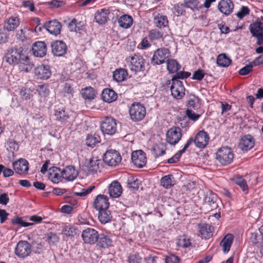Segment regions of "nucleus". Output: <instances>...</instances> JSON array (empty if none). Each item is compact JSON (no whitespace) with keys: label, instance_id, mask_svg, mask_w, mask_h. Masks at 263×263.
<instances>
[{"label":"nucleus","instance_id":"1","mask_svg":"<svg viewBox=\"0 0 263 263\" xmlns=\"http://www.w3.org/2000/svg\"><path fill=\"white\" fill-rule=\"evenodd\" d=\"M4 59L10 65L16 64L21 61L27 62L28 56L24 54L22 48H11L6 51Z\"/></svg>","mask_w":263,"mask_h":263},{"label":"nucleus","instance_id":"2","mask_svg":"<svg viewBox=\"0 0 263 263\" xmlns=\"http://www.w3.org/2000/svg\"><path fill=\"white\" fill-rule=\"evenodd\" d=\"M125 61L129 69L135 73L143 71L144 69L145 61L140 55H130L126 58Z\"/></svg>","mask_w":263,"mask_h":263},{"label":"nucleus","instance_id":"3","mask_svg":"<svg viewBox=\"0 0 263 263\" xmlns=\"http://www.w3.org/2000/svg\"><path fill=\"white\" fill-rule=\"evenodd\" d=\"M234 159V153L229 147H222L216 153V159L222 165L230 164Z\"/></svg>","mask_w":263,"mask_h":263},{"label":"nucleus","instance_id":"4","mask_svg":"<svg viewBox=\"0 0 263 263\" xmlns=\"http://www.w3.org/2000/svg\"><path fill=\"white\" fill-rule=\"evenodd\" d=\"M171 56L170 51L167 48L165 47L158 48L154 52L151 63L153 65H161L166 63Z\"/></svg>","mask_w":263,"mask_h":263},{"label":"nucleus","instance_id":"5","mask_svg":"<svg viewBox=\"0 0 263 263\" xmlns=\"http://www.w3.org/2000/svg\"><path fill=\"white\" fill-rule=\"evenodd\" d=\"M167 84H171V94L175 99L180 100L184 96L185 89L182 81L171 79L167 81Z\"/></svg>","mask_w":263,"mask_h":263},{"label":"nucleus","instance_id":"6","mask_svg":"<svg viewBox=\"0 0 263 263\" xmlns=\"http://www.w3.org/2000/svg\"><path fill=\"white\" fill-rule=\"evenodd\" d=\"M100 128L103 134L113 135L117 130L116 121L112 117H106L102 120Z\"/></svg>","mask_w":263,"mask_h":263},{"label":"nucleus","instance_id":"7","mask_svg":"<svg viewBox=\"0 0 263 263\" xmlns=\"http://www.w3.org/2000/svg\"><path fill=\"white\" fill-rule=\"evenodd\" d=\"M130 119L135 122L142 120L145 116V107L140 103H133L129 109Z\"/></svg>","mask_w":263,"mask_h":263},{"label":"nucleus","instance_id":"8","mask_svg":"<svg viewBox=\"0 0 263 263\" xmlns=\"http://www.w3.org/2000/svg\"><path fill=\"white\" fill-rule=\"evenodd\" d=\"M121 160L122 157L120 153L115 149L108 150L104 154L103 161L108 166H116Z\"/></svg>","mask_w":263,"mask_h":263},{"label":"nucleus","instance_id":"9","mask_svg":"<svg viewBox=\"0 0 263 263\" xmlns=\"http://www.w3.org/2000/svg\"><path fill=\"white\" fill-rule=\"evenodd\" d=\"M32 251L30 244L25 240H20L15 248V255L21 258H24L30 255Z\"/></svg>","mask_w":263,"mask_h":263},{"label":"nucleus","instance_id":"10","mask_svg":"<svg viewBox=\"0 0 263 263\" xmlns=\"http://www.w3.org/2000/svg\"><path fill=\"white\" fill-rule=\"evenodd\" d=\"M81 236L85 243L94 244L97 241L99 234L95 229L89 228L82 231Z\"/></svg>","mask_w":263,"mask_h":263},{"label":"nucleus","instance_id":"11","mask_svg":"<svg viewBox=\"0 0 263 263\" xmlns=\"http://www.w3.org/2000/svg\"><path fill=\"white\" fill-rule=\"evenodd\" d=\"M132 162L137 167H143L146 163L145 154L141 150H138L132 153L131 156Z\"/></svg>","mask_w":263,"mask_h":263},{"label":"nucleus","instance_id":"12","mask_svg":"<svg viewBox=\"0 0 263 263\" xmlns=\"http://www.w3.org/2000/svg\"><path fill=\"white\" fill-rule=\"evenodd\" d=\"M193 140L197 147L201 149L204 148L208 144L209 136L206 132L201 130L196 135Z\"/></svg>","mask_w":263,"mask_h":263},{"label":"nucleus","instance_id":"13","mask_svg":"<svg viewBox=\"0 0 263 263\" xmlns=\"http://www.w3.org/2000/svg\"><path fill=\"white\" fill-rule=\"evenodd\" d=\"M34 74L39 79L47 80L51 75L50 66L47 65H40L34 68Z\"/></svg>","mask_w":263,"mask_h":263},{"label":"nucleus","instance_id":"14","mask_svg":"<svg viewBox=\"0 0 263 263\" xmlns=\"http://www.w3.org/2000/svg\"><path fill=\"white\" fill-rule=\"evenodd\" d=\"M182 136L181 129L177 128H171L166 133V141L172 145H175L180 140Z\"/></svg>","mask_w":263,"mask_h":263},{"label":"nucleus","instance_id":"15","mask_svg":"<svg viewBox=\"0 0 263 263\" xmlns=\"http://www.w3.org/2000/svg\"><path fill=\"white\" fill-rule=\"evenodd\" d=\"M255 144V139L250 135L243 136L240 139L239 148L243 151L247 152L252 149Z\"/></svg>","mask_w":263,"mask_h":263},{"label":"nucleus","instance_id":"16","mask_svg":"<svg viewBox=\"0 0 263 263\" xmlns=\"http://www.w3.org/2000/svg\"><path fill=\"white\" fill-rule=\"evenodd\" d=\"M51 51L53 54L57 57L64 55L67 49L66 44L62 41H55L52 43Z\"/></svg>","mask_w":263,"mask_h":263},{"label":"nucleus","instance_id":"17","mask_svg":"<svg viewBox=\"0 0 263 263\" xmlns=\"http://www.w3.org/2000/svg\"><path fill=\"white\" fill-rule=\"evenodd\" d=\"M32 51L34 56L42 58L47 53V47L43 41H37L33 44Z\"/></svg>","mask_w":263,"mask_h":263},{"label":"nucleus","instance_id":"18","mask_svg":"<svg viewBox=\"0 0 263 263\" xmlns=\"http://www.w3.org/2000/svg\"><path fill=\"white\" fill-rule=\"evenodd\" d=\"M102 165V162L101 160L92 157L89 159L86 167L89 174H94L100 172Z\"/></svg>","mask_w":263,"mask_h":263},{"label":"nucleus","instance_id":"19","mask_svg":"<svg viewBox=\"0 0 263 263\" xmlns=\"http://www.w3.org/2000/svg\"><path fill=\"white\" fill-rule=\"evenodd\" d=\"M48 178L54 183H58L63 179L62 170L57 167H50L48 171Z\"/></svg>","mask_w":263,"mask_h":263},{"label":"nucleus","instance_id":"20","mask_svg":"<svg viewBox=\"0 0 263 263\" xmlns=\"http://www.w3.org/2000/svg\"><path fill=\"white\" fill-rule=\"evenodd\" d=\"M63 179L68 181L74 180L78 175V172L72 166H67L62 170Z\"/></svg>","mask_w":263,"mask_h":263},{"label":"nucleus","instance_id":"21","mask_svg":"<svg viewBox=\"0 0 263 263\" xmlns=\"http://www.w3.org/2000/svg\"><path fill=\"white\" fill-rule=\"evenodd\" d=\"M218 9L225 14L228 15L233 11L234 4L231 0H221L218 4Z\"/></svg>","mask_w":263,"mask_h":263},{"label":"nucleus","instance_id":"22","mask_svg":"<svg viewBox=\"0 0 263 263\" xmlns=\"http://www.w3.org/2000/svg\"><path fill=\"white\" fill-rule=\"evenodd\" d=\"M29 163L24 159H20L13 164V166L15 172L18 174H26L29 169Z\"/></svg>","mask_w":263,"mask_h":263},{"label":"nucleus","instance_id":"23","mask_svg":"<svg viewBox=\"0 0 263 263\" xmlns=\"http://www.w3.org/2000/svg\"><path fill=\"white\" fill-rule=\"evenodd\" d=\"M109 205L107 196L99 195L94 201L93 206L97 210L108 209Z\"/></svg>","mask_w":263,"mask_h":263},{"label":"nucleus","instance_id":"24","mask_svg":"<svg viewBox=\"0 0 263 263\" xmlns=\"http://www.w3.org/2000/svg\"><path fill=\"white\" fill-rule=\"evenodd\" d=\"M44 26L50 34L54 35L59 34L62 28L61 23L56 20L46 22Z\"/></svg>","mask_w":263,"mask_h":263},{"label":"nucleus","instance_id":"25","mask_svg":"<svg viewBox=\"0 0 263 263\" xmlns=\"http://www.w3.org/2000/svg\"><path fill=\"white\" fill-rule=\"evenodd\" d=\"M108 193L113 198H118L122 193V188L118 181H112L108 187Z\"/></svg>","mask_w":263,"mask_h":263},{"label":"nucleus","instance_id":"26","mask_svg":"<svg viewBox=\"0 0 263 263\" xmlns=\"http://www.w3.org/2000/svg\"><path fill=\"white\" fill-rule=\"evenodd\" d=\"M98 246L101 248H107L112 245V240L109 235L106 233H101L97 240Z\"/></svg>","mask_w":263,"mask_h":263},{"label":"nucleus","instance_id":"27","mask_svg":"<svg viewBox=\"0 0 263 263\" xmlns=\"http://www.w3.org/2000/svg\"><path fill=\"white\" fill-rule=\"evenodd\" d=\"M234 239V236L231 234H227L222 238L220 245L222 247V251L224 253H228L230 250Z\"/></svg>","mask_w":263,"mask_h":263},{"label":"nucleus","instance_id":"28","mask_svg":"<svg viewBox=\"0 0 263 263\" xmlns=\"http://www.w3.org/2000/svg\"><path fill=\"white\" fill-rule=\"evenodd\" d=\"M102 98L104 101L107 103H111L117 98V94L111 89H104L102 93Z\"/></svg>","mask_w":263,"mask_h":263},{"label":"nucleus","instance_id":"29","mask_svg":"<svg viewBox=\"0 0 263 263\" xmlns=\"http://www.w3.org/2000/svg\"><path fill=\"white\" fill-rule=\"evenodd\" d=\"M68 28L71 32H76L81 33L84 30V25L81 21H78L73 18L68 25Z\"/></svg>","mask_w":263,"mask_h":263},{"label":"nucleus","instance_id":"30","mask_svg":"<svg viewBox=\"0 0 263 263\" xmlns=\"http://www.w3.org/2000/svg\"><path fill=\"white\" fill-rule=\"evenodd\" d=\"M20 24L19 19L17 17H11L4 22V28L8 31L16 29Z\"/></svg>","mask_w":263,"mask_h":263},{"label":"nucleus","instance_id":"31","mask_svg":"<svg viewBox=\"0 0 263 263\" xmlns=\"http://www.w3.org/2000/svg\"><path fill=\"white\" fill-rule=\"evenodd\" d=\"M216 200L217 196L215 194L211 192L206 193L204 197V202L211 206V210L216 209L217 208L218 205Z\"/></svg>","mask_w":263,"mask_h":263},{"label":"nucleus","instance_id":"32","mask_svg":"<svg viewBox=\"0 0 263 263\" xmlns=\"http://www.w3.org/2000/svg\"><path fill=\"white\" fill-rule=\"evenodd\" d=\"M198 229L201 237L203 238H209L212 236V228L208 224H199Z\"/></svg>","mask_w":263,"mask_h":263},{"label":"nucleus","instance_id":"33","mask_svg":"<svg viewBox=\"0 0 263 263\" xmlns=\"http://www.w3.org/2000/svg\"><path fill=\"white\" fill-rule=\"evenodd\" d=\"M128 73L126 69L122 68L116 69L113 72V79L117 82L124 81L127 77Z\"/></svg>","mask_w":263,"mask_h":263},{"label":"nucleus","instance_id":"34","mask_svg":"<svg viewBox=\"0 0 263 263\" xmlns=\"http://www.w3.org/2000/svg\"><path fill=\"white\" fill-rule=\"evenodd\" d=\"M118 23L121 27L127 29L131 27L133 23V20L131 16L124 14L118 19Z\"/></svg>","mask_w":263,"mask_h":263},{"label":"nucleus","instance_id":"35","mask_svg":"<svg viewBox=\"0 0 263 263\" xmlns=\"http://www.w3.org/2000/svg\"><path fill=\"white\" fill-rule=\"evenodd\" d=\"M98 219L102 224H105L111 221L112 216L108 209L98 210Z\"/></svg>","mask_w":263,"mask_h":263},{"label":"nucleus","instance_id":"36","mask_svg":"<svg viewBox=\"0 0 263 263\" xmlns=\"http://www.w3.org/2000/svg\"><path fill=\"white\" fill-rule=\"evenodd\" d=\"M161 184L165 189H170L175 184L174 177L172 174L164 176L161 179Z\"/></svg>","mask_w":263,"mask_h":263},{"label":"nucleus","instance_id":"37","mask_svg":"<svg viewBox=\"0 0 263 263\" xmlns=\"http://www.w3.org/2000/svg\"><path fill=\"white\" fill-rule=\"evenodd\" d=\"M54 116L57 120L61 122H65L69 119V116L64 108L55 109Z\"/></svg>","mask_w":263,"mask_h":263},{"label":"nucleus","instance_id":"38","mask_svg":"<svg viewBox=\"0 0 263 263\" xmlns=\"http://www.w3.org/2000/svg\"><path fill=\"white\" fill-rule=\"evenodd\" d=\"M166 63H167V70L170 73H175L181 68V65L175 59L170 58Z\"/></svg>","mask_w":263,"mask_h":263},{"label":"nucleus","instance_id":"39","mask_svg":"<svg viewBox=\"0 0 263 263\" xmlns=\"http://www.w3.org/2000/svg\"><path fill=\"white\" fill-rule=\"evenodd\" d=\"M108 14V10L102 9L96 13L95 19L97 23L102 24L107 22Z\"/></svg>","mask_w":263,"mask_h":263},{"label":"nucleus","instance_id":"40","mask_svg":"<svg viewBox=\"0 0 263 263\" xmlns=\"http://www.w3.org/2000/svg\"><path fill=\"white\" fill-rule=\"evenodd\" d=\"M231 59L227 57L225 53L218 55L216 60L217 65L222 67H228L231 64Z\"/></svg>","mask_w":263,"mask_h":263},{"label":"nucleus","instance_id":"41","mask_svg":"<svg viewBox=\"0 0 263 263\" xmlns=\"http://www.w3.org/2000/svg\"><path fill=\"white\" fill-rule=\"evenodd\" d=\"M249 29L252 36H255L263 32V26L261 22H256L250 25Z\"/></svg>","mask_w":263,"mask_h":263},{"label":"nucleus","instance_id":"42","mask_svg":"<svg viewBox=\"0 0 263 263\" xmlns=\"http://www.w3.org/2000/svg\"><path fill=\"white\" fill-rule=\"evenodd\" d=\"M86 144L90 147H93L97 143L100 142V137L98 134H88L85 140Z\"/></svg>","mask_w":263,"mask_h":263},{"label":"nucleus","instance_id":"43","mask_svg":"<svg viewBox=\"0 0 263 263\" xmlns=\"http://www.w3.org/2000/svg\"><path fill=\"white\" fill-rule=\"evenodd\" d=\"M78 230L73 226H66L62 229V232L67 237H73L77 234Z\"/></svg>","mask_w":263,"mask_h":263},{"label":"nucleus","instance_id":"44","mask_svg":"<svg viewBox=\"0 0 263 263\" xmlns=\"http://www.w3.org/2000/svg\"><path fill=\"white\" fill-rule=\"evenodd\" d=\"M81 95L85 100H92L95 97V91L91 87L82 90Z\"/></svg>","mask_w":263,"mask_h":263},{"label":"nucleus","instance_id":"45","mask_svg":"<svg viewBox=\"0 0 263 263\" xmlns=\"http://www.w3.org/2000/svg\"><path fill=\"white\" fill-rule=\"evenodd\" d=\"M177 246L180 248H186L191 246V239L186 235L179 237L177 242Z\"/></svg>","mask_w":263,"mask_h":263},{"label":"nucleus","instance_id":"46","mask_svg":"<svg viewBox=\"0 0 263 263\" xmlns=\"http://www.w3.org/2000/svg\"><path fill=\"white\" fill-rule=\"evenodd\" d=\"M33 90L27 86L23 87L20 90V95L23 100H27L33 97Z\"/></svg>","mask_w":263,"mask_h":263},{"label":"nucleus","instance_id":"47","mask_svg":"<svg viewBox=\"0 0 263 263\" xmlns=\"http://www.w3.org/2000/svg\"><path fill=\"white\" fill-rule=\"evenodd\" d=\"M234 182L242 189L245 194L248 193V187L246 180L240 176L236 177L234 179Z\"/></svg>","mask_w":263,"mask_h":263},{"label":"nucleus","instance_id":"48","mask_svg":"<svg viewBox=\"0 0 263 263\" xmlns=\"http://www.w3.org/2000/svg\"><path fill=\"white\" fill-rule=\"evenodd\" d=\"M154 23L157 27L161 28L167 25V18L164 15L157 16L154 18Z\"/></svg>","mask_w":263,"mask_h":263},{"label":"nucleus","instance_id":"49","mask_svg":"<svg viewBox=\"0 0 263 263\" xmlns=\"http://www.w3.org/2000/svg\"><path fill=\"white\" fill-rule=\"evenodd\" d=\"M187 105L188 107L197 109L200 107L199 99L194 95L191 96L187 101Z\"/></svg>","mask_w":263,"mask_h":263},{"label":"nucleus","instance_id":"50","mask_svg":"<svg viewBox=\"0 0 263 263\" xmlns=\"http://www.w3.org/2000/svg\"><path fill=\"white\" fill-rule=\"evenodd\" d=\"M185 5L182 3H178L173 7L174 13L177 16L184 15L185 14Z\"/></svg>","mask_w":263,"mask_h":263},{"label":"nucleus","instance_id":"51","mask_svg":"<svg viewBox=\"0 0 263 263\" xmlns=\"http://www.w3.org/2000/svg\"><path fill=\"white\" fill-rule=\"evenodd\" d=\"M148 37L151 41H156L163 38V33L156 29H152L149 31Z\"/></svg>","mask_w":263,"mask_h":263},{"label":"nucleus","instance_id":"52","mask_svg":"<svg viewBox=\"0 0 263 263\" xmlns=\"http://www.w3.org/2000/svg\"><path fill=\"white\" fill-rule=\"evenodd\" d=\"M201 114H196L191 108H187L185 110V117L187 119L193 121H197L201 117Z\"/></svg>","mask_w":263,"mask_h":263},{"label":"nucleus","instance_id":"53","mask_svg":"<svg viewBox=\"0 0 263 263\" xmlns=\"http://www.w3.org/2000/svg\"><path fill=\"white\" fill-rule=\"evenodd\" d=\"M250 239L254 245L259 247V245L263 242V236L256 233H252Z\"/></svg>","mask_w":263,"mask_h":263},{"label":"nucleus","instance_id":"54","mask_svg":"<svg viewBox=\"0 0 263 263\" xmlns=\"http://www.w3.org/2000/svg\"><path fill=\"white\" fill-rule=\"evenodd\" d=\"M154 155L156 157L162 156L165 153V148L162 144H155L153 147Z\"/></svg>","mask_w":263,"mask_h":263},{"label":"nucleus","instance_id":"55","mask_svg":"<svg viewBox=\"0 0 263 263\" xmlns=\"http://www.w3.org/2000/svg\"><path fill=\"white\" fill-rule=\"evenodd\" d=\"M127 183L128 187L132 190L138 189L140 184L139 180L133 176L128 178Z\"/></svg>","mask_w":263,"mask_h":263},{"label":"nucleus","instance_id":"56","mask_svg":"<svg viewBox=\"0 0 263 263\" xmlns=\"http://www.w3.org/2000/svg\"><path fill=\"white\" fill-rule=\"evenodd\" d=\"M28 61L23 62L21 61L20 64V69L22 71L28 72L32 68V64L30 63L29 58L28 57Z\"/></svg>","mask_w":263,"mask_h":263},{"label":"nucleus","instance_id":"57","mask_svg":"<svg viewBox=\"0 0 263 263\" xmlns=\"http://www.w3.org/2000/svg\"><path fill=\"white\" fill-rule=\"evenodd\" d=\"M184 4L186 8H189L194 10L198 9V0H184Z\"/></svg>","mask_w":263,"mask_h":263},{"label":"nucleus","instance_id":"58","mask_svg":"<svg viewBox=\"0 0 263 263\" xmlns=\"http://www.w3.org/2000/svg\"><path fill=\"white\" fill-rule=\"evenodd\" d=\"M127 261L128 263H141L142 258L138 253H134L129 255Z\"/></svg>","mask_w":263,"mask_h":263},{"label":"nucleus","instance_id":"59","mask_svg":"<svg viewBox=\"0 0 263 263\" xmlns=\"http://www.w3.org/2000/svg\"><path fill=\"white\" fill-rule=\"evenodd\" d=\"M36 90L39 94L42 97H46L49 93L48 86L46 85H41L38 86Z\"/></svg>","mask_w":263,"mask_h":263},{"label":"nucleus","instance_id":"60","mask_svg":"<svg viewBox=\"0 0 263 263\" xmlns=\"http://www.w3.org/2000/svg\"><path fill=\"white\" fill-rule=\"evenodd\" d=\"M59 240L58 236L53 233H49L48 234L47 241L50 245H55Z\"/></svg>","mask_w":263,"mask_h":263},{"label":"nucleus","instance_id":"61","mask_svg":"<svg viewBox=\"0 0 263 263\" xmlns=\"http://www.w3.org/2000/svg\"><path fill=\"white\" fill-rule=\"evenodd\" d=\"M250 13V10L248 7L246 6H242L240 11H238L236 14V16L239 18L242 19L245 16L249 15Z\"/></svg>","mask_w":263,"mask_h":263},{"label":"nucleus","instance_id":"62","mask_svg":"<svg viewBox=\"0 0 263 263\" xmlns=\"http://www.w3.org/2000/svg\"><path fill=\"white\" fill-rule=\"evenodd\" d=\"M28 31L27 28L21 29L19 30L16 34V38L21 42H24L27 39L26 32Z\"/></svg>","mask_w":263,"mask_h":263},{"label":"nucleus","instance_id":"63","mask_svg":"<svg viewBox=\"0 0 263 263\" xmlns=\"http://www.w3.org/2000/svg\"><path fill=\"white\" fill-rule=\"evenodd\" d=\"M48 5L53 8H58L65 5V3L63 1L52 0L47 3Z\"/></svg>","mask_w":263,"mask_h":263},{"label":"nucleus","instance_id":"64","mask_svg":"<svg viewBox=\"0 0 263 263\" xmlns=\"http://www.w3.org/2000/svg\"><path fill=\"white\" fill-rule=\"evenodd\" d=\"M179 258L173 254H170L165 257V263H179Z\"/></svg>","mask_w":263,"mask_h":263}]
</instances>
